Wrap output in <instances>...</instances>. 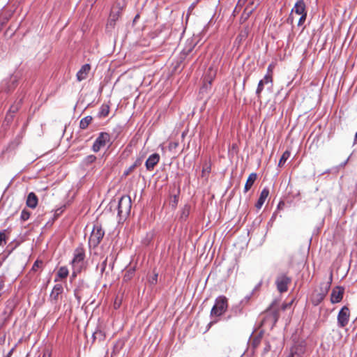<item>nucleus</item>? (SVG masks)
Instances as JSON below:
<instances>
[{
    "instance_id": "f257e3e1",
    "label": "nucleus",
    "mask_w": 357,
    "mask_h": 357,
    "mask_svg": "<svg viewBox=\"0 0 357 357\" xmlns=\"http://www.w3.org/2000/svg\"><path fill=\"white\" fill-rule=\"evenodd\" d=\"M305 3L304 0H298L291 10L287 22H293L297 20L298 22H304L306 20Z\"/></svg>"
},
{
    "instance_id": "f03ea898",
    "label": "nucleus",
    "mask_w": 357,
    "mask_h": 357,
    "mask_svg": "<svg viewBox=\"0 0 357 357\" xmlns=\"http://www.w3.org/2000/svg\"><path fill=\"white\" fill-rule=\"evenodd\" d=\"M275 304L276 301H273L268 308L262 314L261 325H268L271 327L275 325L280 317L278 309L275 308Z\"/></svg>"
},
{
    "instance_id": "7ed1b4c3",
    "label": "nucleus",
    "mask_w": 357,
    "mask_h": 357,
    "mask_svg": "<svg viewBox=\"0 0 357 357\" xmlns=\"http://www.w3.org/2000/svg\"><path fill=\"white\" fill-rule=\"evenodd\" d=\"M332 280V274L331 275L330 281L325 283H321L319 287V290L314 291L310 298L311 302L313 305L317 306L319 305L325 298L331 288Z\"/></svg>"
},
{
    "instance_id": "20e7f679",
    "label": "nucleus",
    "mask_w": 357,
    "mask_h": 357,
    "mask_svg": "<svg viewBox=\"0 0 357 357\" xmlns=\"http://www.w3.org/2000/svg\"><path fill=\"white\" fill-rule=\"evenodd\" d=\"M228 308V299L225 296H219L216 298L215 303L211 310L210 315L218 317L225 314Z\"/></svg>"
},
{
    "instance_id": "39448f33",
    "label": "nucleus",
    "mask_w": 357,
    "mask_h": 357,
    "mask_svg": "<svg viewBox=\"0 0 357 357\" xmlns=\"http://www.w3.org/2000/svg\"><path fill=\"white\" fill-rule=\"evenodd\" d=\"M127 0H116L111 8L109 16L111 22H116L121 20V15L127 6Z\"/></svg>"
},
{
    "instance_id": "423d86ee",
    "label": "nucleus",
    "mask_w": 357,
    "mask_h": 357,
    "mask_svg": "<svg viewBox=\"0 0 357 357\" xmlns=\"http://www.w3.org/2000/svg\"><path fill=\"white\" fill-rule=\"evenodd\" d=\"M85 258V250L83 245L80 244L74 251V257L72 260V266L74 269V273L75 272H80L83 265L84 260Z\"/></svg>"
},
{
    "instance_id": "0eeeda50",
    "label": "nucleus",
    "mask_w": 357,
    "mask_h": 357,
    "mask_svg": "<svg viewBox=\"0 0 357 357\" xmlns=\"http://www.w3.org/2000/svg\"><path fill=\"white\" fill-rule=\"evenodd\" d=\"M132 201L129 195L122 196L118 203V215L121 218H126L131 211Z\"/></svg>"
},
{
    "instance_id": "6e6552de",
    "label": "nucleus",
    "mask_w": 357,
    "mask_h": 357,
    "mask_svg": "<svg viewBox=\"0 0 357 357\" xmlns=\"http://www.w3.org/2000/svg\"><path fill=\"white\" fill-rule=\"evenodd\" d=\"M105 235V231L101 225L96 224L93 226L89 239V245L90 248H96L101 242Z\"/></svg>"
},
{
    "instance_id": "1a4fd4ad",
    "label": "nucleus",
    "mask_w": 357,
    "mask_h": 357,
    "mask_svg": "<svg viewBox=\"0 0 357 357\" xmlns=\"http://www.w3.org/2000/svg\"><path fill=\"white\" fill-rule=\"evenodd\" d=\"M110 135L106 132H101L98 137L96 139L93 146L92 150L94 152H98L101 148L105 147L107 144L111 143Z\"/></svg>"
},
{
    "instance_id": "9d476101",
    "label": "nucleus",
    "mask_w": 357,
    "mask_h": 357,
    "mask_svg": "<svg viewBox=\"0 0 357 357\" xmlns=\"http://www.w3.org/2000/svg\"><path fill=\"white\" fill-rule=\"evenodd\" d=\"M291 282V278L286 273L278 275L275 279V285L280 293H284L288 291V287Z\"/></svg>"
},
{
    "instance_id": "9b49d317",
    "label": "nucleus",
    "mask_w": 357,
    "mask_h": 357,
    "mask_svg": "<svg viewBox=\"0 0 357 357\" xmlns=\"http://www.w3.org/2000/svg\"><path fill=\"white\" fill-rule=\"evenodd\" d=\"M350 310L347 305L343 306L337 314V325L340 328H344L349 321Z\"/></svg>"
},
{
    "instance_id": "f8f14e48",
    "label": "nucleus",
    "mask_w": 357,
    "mask_h": 357,
    "mask_svg": "<svg viewBox=\"0 0 357 357\" xmlns=\"http://www.w3.org/2000/svg\"><path fill=\"white\" fill-rule=\"evenodd\" d=\"M63 292V287L61 284H56L54 286L50 295V301L52 305H57L61 298Z\"/></svg>"
},
{
    "instance_id": "ddd939ff",
    "label": "nucleus",
    "mask_w": 357,
    "mask_h": 357,
    "mask_svg": "<svg viewBox=\"0 0 357 357\" xmlns=\"http://www.w3.org/2000/svg\"><path fill=\"white\" fill-rule=\"evenodd\" d=\"M344 293V287L340 286H336L334 287L331 294V302L333 304L340 303L343 298Z\"/></svg>"
},
{
    "instance_id": "4468645a",
    "label": "nucleus",
    "mask_w": 357,
    "mask_h": 357,
    "mask_svg": "<svg viewBox=\"0 0 357 357\" xmlns=\"http://www.w3.org/2000/svg\"><path fill=\"white\" fill-rule=\"evenodd\" d=\"M160 155L158 153L151 154L145 162L146 168L148 171L153 169L154 167L159 162Z\"/></svg>"
},
{
    "instance_id": "2eb2a0df",
    "label": "nucleus",
    "mask_w": 357,
    "mask_h": 357,
    "mask_svg": "<svg viewBox=\"0 0 357 357\" xmlns=\"http://www.w3.org/2000/svg\"><path fill=\"white\" fill-rule=\"evenodd\" d=\"M91 70V66L88 63L83 65L77 73L76 77L79 82L85 79Z\"/></svg>"
},
{
    "instance_id": "dca6fc26",
    "label": "nucleus",
    "mask_w": 357,
    "mask_h": 357,
    "mask_svg": "<svg viewBox=\"0 0 357 357\" xmlns=\"http://www.w3.org/2000/svg\"><path fill=\"white\" fill-rule=\"evenodd\" d=\"M269 195V190L268 188H264L261 193H260V195H259V197L257 202V203L255 204V207L257 208V209H260L263 204H264L266 198L268 197Z\"/></svg>"
},
{
    "instance_id": "f3484780",
    "label": "nucleus",
    "mask_w": 357,
    "mask_h": 357,
    "mask_svg": "<svg viewBox=\"0 0 357 357\" xmlns=\"http://www.w3.org/2000/svg\"><path fill=\"white\" fill-rule=\"evenodd\" d=\"M305 352V347L303 345H296L291 349V353L288 357H302Z\"/></svg>"
},
{
    "instance_id": "a211bd4d",
    "label": "nucleus",
    "mask_w": 357,
    "mask_h": 357,
    "mask_svg": "<svg viewBox=\"0 0 357 357\" xmlns=\"http://www.w3.org/2000/svg\"><path fill=\"white\" fill-rule=\"evenodd\" d=\"M38 197L34 192H31L28 195L26 199V206L28 207L35 208L38 205Z\"/></svg>"
},
{
    "instance_id": "6ab92c4d",
    "label": "nucleus",
    "mask_w": 357,
    "mask_h": 357,
    "mask_svg": "<svg viewBox=\"0 0 357 357\" xmlns=\"http://www.w3.org/2000/svg\"><path fill=\"white\" fill-rule=\"evenodd\" d=\"M257 178V175L256 173H251L249 175L244 187L245 192H247L252 188Z\"/></svg>"
},
{
    "instance_id": "aec40b11",
    "label": "nucleus",
    "mask_w": 357,
    "mask_h": 357,
    "mask_svg": "<svg viewBox=\"0 0 357 357\" xmlns=\"http://www.w3.org/2000/svg\"><path fill=\"white\" fill-rule=\"evenodd\" d=\"M106 335L104 331L100 329H97L92 335L93 342L98 340L102 342L105 340Z\"/></svg>"
},
{
    "instance_id": "412c9836",
    "label": "nucleus",
    "mask_w": 357,
    "mask_h": 357,
    "mask_svg": "<svg viewBox=\"0 0 357 357\" xmlns=\"http://www.w3.org/2000/svg\"><path fill=\"white\" fill-rule=\"evenodd\" d=\"M142 163V158H137L135 162L130 165L124 172L123 176H128L132 172L134 171V169L140 166Z\"/></svg>"
},
{
    "instance_id": "4be33fe9",
    "label": "nucleus",
    "mask_w": 357,
    "mask_h": 357,
    "mask_svg": "<svg viewBox=\"0 0 357 357\" xmlns=\"http://www.w3.org/2000/svg\"><path fill=\"white\" fill-rule=\"evenodd\" d=\"M243 312V309L240 305L233 306L230 310V314H229L225 319L229 320L232 316H238Z\"/></svg>"
},
{
    "instance_id": "5701e85b",
    "label": "nucleus",
    "mask_w": 357,
    "mask_h": 357,
    "mask_svg": "<svg viewBox=\"0 0 357 357\" xmlns=\"http://www.w3.org/2000/svg\"><path fill=\"white\" fill-rule=\"evenodd\" d=\"M92 120H93V118L91 116H85L84 118L82 119L79 122V128L82 130H85L86 128H87V127L89 126V124L91 123Z\"/></svg>"
},
{
    "instance_id": "b1692460",
    "label": "nucleus",
    "mask_w": 357,
    "mask_h": 357,
    "mask_svg": "<svg viewBox=\"0 0 357 357\" xmlns=\"http://www.w3.org/2000/svg\"><path fill=\"white\" fill-rule=\"evenodd\" d=\"M190 213V206L185 204L181 209L180 219L181 220H186Z\"/></svg>"
},
{
    "instance_id": "393cba45",
    "label": "nucleus",
    "mask_w": 357,
    "mask_h": 357,
    "mask_svg": "<svg viewBox=\"0 0 357 357\" xmlns=\"http://www.w3.org/2000/svg\"><path fill=\"white\" fill-rule=\"evenodd\" d=\"M211 162H205L203 166V169L202 171V176L206 177L207 179L208 175L211 172Z\"/></svg>"
},
{
    "instance_id": "a878e982",
    "label": "nucleus",
    "mask_w": 357,
    "mask_h": 357,
    "mask_svg": "<svg viewBox=\"0 0 357 357\" xmlns=\"http://www.w3.org/2000/svg\"><path fill=\"white\" fill-rule=\"evenodd\" d=\"M135 272V268H130L128 270L126 271V273L124 274L123 280L124 282H128L129 280H130L134 276Z\"/></svg>"
},
{
    "instance_id": "bb28decb",
    "label": "nucleus",
    "mask_w": 357,
    "mask_h": 357,
    "mask_svg": "<svg viewBox=\"0 0 357 357\" xmlns=\"http://www.w3.org/2000/svg\"><path fill=\"white\" fill-rule=\"evenodd\" d=\"M56 275L60 279L66 278L68 275V270L66 266H61L59 268Z\"/></svg>"
},
{
    "instance_id": "cd10ccee",
    "label": "nucleus",
    "mask_w": 357,
    "mask_h": 357,
    "mask_svg": "<svg viewBox=\"0 0 357 357\" xmlns=\"http://www.w3.org/2000/svg\"><path fill=\"white\" fill-rule=\"evenodd\" d=\"M109 113V106L107 105H102L99 111L98 115L100 117H106Z\"/></svg>"
},
{
    "instance_id": "c85d7f7f",
    "label": "nucleus",
    "mask_w": 357,
    "mask_h": 357,
    "mask_svg": "<svg viewBox=\"0 0 357 357\" xmlns=\"http://www.w3.org/2000/svg\"><path fill=\"white\" fill-rule=\"evenodd\" d=\"M289 156H290V152L289 151H285L283 153V154L282 155V156L279 160L278 166H280V167L282 166L286 162V161L289 158Z\"/></svg>"
},
{
    "instance_id": "c756f323",
    "label": "nucleus",
    "mask_w": 357,
    "mask_h": 357,
    "mask_svg": "<svg viewBox=\"0 0 357 357\" xmlns=\"http://www.w3.org/2000/svg\"><path fill=\"white\" fill-rule=\"evenodd\" d=\"M180 190H178V193L173 196L172 199L170 201V205L172 208H175L178 203V196H179Z\"/></svg>"
},
{
    "instance_id": "7c9ffc66",
    "label": "nucleus",
    "mask_w": 357,
    "mask_h": 357,
    "mask_svg": "<svg viewBox=\"0 0 357 357\" xmlns=\"http://www.w3.org/2000/svg\"><path fill=\"white\" fill-rule=\"evenodd\" d=\"M264 84H267L268 83H273V75L270 73H266L264 77V79H261Z\"/></svg>"
},
{
    "instance_id": "2f4dec72",
    "label": "nucleus",
    "mask_w": 357,
    "mask_h": 357,
    "mask_svg": "<svg viewBox=\"0 0 357 357\" xmlns=\"http://www.w3.org/2000/svg\"><path fill=\"white\" fill-rule=\"evenodd\" d=\"M264 84L262 82V81H259L258 83V86L256 90V95L257 96L258 98H261V93L264 89Z\"/></svg>"
},
{
    "instance_id": "473e14b6",
    "label": "nucleus",
    "mask_w": 357,
    "mask_h": 357,
    "mask_svg": "<svg viewBox=\"0 0 357 357\" xmlns=\"http://www.w3.org/2000/svg\"><path fill=\"white\" fill-rule=\"evenodd\" d=\"M96 160V157L94 155H89L85 158L84 162L86 165H90L94 162Z\"/></svg>"
},
{
    "instance_id": "72a5a7b5",
    "label": "nucleus",
    "mask_w": 357,
    "mask_h": 357,
    "mask_svg": "<svg viewBox=\"0 0 357 357\" xmlns=\"http://www.w3.org/2000/svg\"><path fill=\"white\" fill-rule=\"evenodd\" d=\"M30 217V212L26 209L22 210L20 215V218L23 221L27 220Z\"/></svg>"
},
{
    "instance_id": "f704fd0d",
    "label": "nucleus",
    "mask_w": 357,
    "mask_h": 357,
    "mask_svg": "<svg viewBox=\"0 0 357 357\" xmlns=\"http://www.w3.org/2000/svg\"><path fill=\"white\" fill-rule=\"evenodd\" d=\"M249 30H250V28H249V26L248 25L245 27L244 31H241V33L238 35V37L241 38V40L244 39L248 36Z\"/></svg>"
},
{
    "instance_id": "c9c22d12",
    "label": "nucleus",
    "mask_w": 357,
    "mask_h": 357,
    "mask_svg": "<svg viewBox=\"0 0 357 357\" xmlns=\"http://www.w3.org/2000/svg\"><path fill=\"white\" fill-rule=\"evenodd\" d=\"M6 244V230L0 231V246Z\"/></svg>"
},
{
    "instance_id": "e433bc0d",
    "label": "nucleus",
    "mask_w": 357,
    "mask_h": 357,
    "mask_svg": "<svg viewBox=\"0 0 357 357\" xmlns=\"http://www.w3.org/2000/svg\"><path fill=\"white\" fill-rule=\"evenodd\" d=\"M20 102H18L17 105H11L8 112L13 114L17 112L20 107Z\"/></svg>"
},
{
    "instance_id": "4c0bfd02",
    "label": "nucleus",
    "mask_w": 357,
    "mask_h": 357,
    "mask_svg": "<svg viewBox=\"0 0 357 357\" xmlns=\"http://www.w3.org/2000/svg\"><path fill=\"white\" fill-rule=\"evenodd\" d=\"M42 265H43V261L38 259L34 262L31 269L33 271H36L37 270V268L40 267Z\"/></svg>"
},
{
    "instance_id": "58836bf2",
    "label": "nucleus",
    "mask_w": 357,
    "mask_h": 357,
    "mask_svg": "<svg viewBox=\"0 0 357 357\" xmlns=\"http://www.w3.org/2000/svg\"><path fill=\"white\" fill-rule=\"evenodd\" d=\"M74 294H75V296L76 297V298H77V299L78 300V301L79 302V301H80V300H81V298H82V296L81 289H76L75 290Z\"/></svg>"
},
{
    "instance_id": "ea45409f",
    "label": "nucleus",
    "mask_w": 357,
    "mask_h": 357,
    "mask_svg": "<svg viewBox=\"0 0 357 357\" xmlns=\"http://www.w3.org/2000/svg\"><path fill=\"white\" fill-rule=\"evenodd\" d=\"M107 257L105 258V259L102 261V263L100 265V273L102 274L106 269L107 266Z\"/></svg>"
},
{
    "instance_id": "a19ab883",
    "label": "nucleus",
    "mask_w": 357,
    "mask_h": 357,
    "mask_svg": "<svg viewBox=\"0 0 357 357\" xmlns=\"http://www.w3.org/2000/svg\"><path fill=\"white\" fill-rule=\"evenodd\" d=\"M51 356H52L51 350L48 348H45L43 350V354L42 357H51Z\"/></svg>"
},
{
    "instance_id": "79ce46f5",
    "label": "nucleus",
    "mask_w": 357,
    "mask_h": 357,
    "mask_svg": "<svg viewBox=\"0 0 357 357\" xmlns=\"http://www.w3.org/2000/svg\"><path fill=\"white\" fill-rule=\"evenodd\" d=\"M284 206H285V202L284 201H280L278 204L277 211L284 209Z\"/></svg>"
},
{
    "instance_id": "37998d69",
    "label": "nucleus",
    "mask_w": 357,
    "mask_h": 357,
    "mask_svg": "<svg viewBox=\"0 0 357 357\" xmlns=\"http://www.w3.org/2000/svg\"><path fill=\"white\" fill-rule=\"evenodd\" d=\"M13 114H10V113L8 112L6 114V118H5V121H6L8 123L10 122L13 120Z\"/></svg>"
},
{
    "instance_id": "c03bdc74",
    "label": "nucleus",
    "mask_w": 357,
    "mask_h": 357,
    "mask_svg": "<svg viewBox=\"0 0 357 357\" xmlns=\"http://www.w3.org/2000/svg\"><path fill=\"white\" fill-rule=\"evenodd\" d=\"M158 281V274H154V275L152 277V278L150 280V282L152 284H155L157 283Z\"/></svg>"
},
{
    "instance_id": "a18cd8bd",
    "label": "nucleus",
    "mask_w": 357,
    "mask_h": 357,
    "mask_svg": "<svg viewBox=\"0 0 357 357\" xmlns=\"http://www.w3.org/2000/svg\"><path fill=\"white\" fill-rule=\"evenodd\" d=\"M274 67L275 66L273 63L269 64L267 68V73H270L272 75Z\"/></svg>"
},
{
    "instance_id": "49530a36",
    "label": "nucleus",
    "mask_w": 357,
    "mask_h": 357,
    "mask_svg": "<svg viewBox=\"0 0 357 357\" xmlns=\"http://www.w3.org/2000/svg\"><path fill=\"white\" fill-rule=\"evenodd\" d=\"M291 303H292V302H290V303H283V304L282 305V307H282V310H285L287 307H290V306H291Z\"/></svg>"
},
{
    "instance_id": "de8ad7c7",
    "label": "nucleus",
    "mask_w": 357,
    "mask_h": 357,
    "mask_svg": "<svg viewBox=\"0 0 357 357\" xmlns=\"http://www.w3.org/2000/svg\"><path fill=\"white\" fill-rule=\"evenodd\" d=\"M4 280L3 278H0V291L4 287ZM1 296V293L0 292V297Z\"/></svg>"
},
{
    "instance_id": "09e8293b",
    "label": "nucleus",
    "mask_w": 357,
    "mask_h": 357,
    "mask_svg": "<svg viewBox=\"0 0 357 357\" xmlns=\"http://www.w3.org/2000/svg\"><path fill=\"white\" fill-rule=\"evenodd\" d=\"M262 284V281H260L258 284L255 287V289L254 290H257L260 288V287L261 286Z\"/></svg>"
},
{
    "instance_id": "8fccbe9b",
    "label": "nucleus",
    "mask_w": 357,
    "mask_h": 357,
    "mask_svg": "<svg viewBox=\"0 0 357 357\" xmlns=\"http://www.w3.org/2000/svg\"><path fill=\"white\" fill-rule=\"evenodd\" d=\"M119 306H120V302L117 303V301H116L114 302V307L118 308V307H119Z\"/></svg>"
},
{
    "instance_id": "3c124183",
    "label": "nucleus",
    "mask_w": 357,
    "mask_h": 357,
    "mask_svg": "<svg viewBox=\"0 0 357 357\" xmlns=\"http://www.w3.org/2000/svg\"><path fill=\"white\" fill-rule=\"evenodd\" d=\"M96 1L97 0H88V2L91 3V6H93Z\"/></svg>"
},
{
    "instance_id": "603ef678",
    "label": "nucleus",
    "mask_w": 357,
    "mask_h": 357,
    "mask_svg": "<svg viewBox=\"0 0 357 357\" xmlns=\"http://www.w3.org/2000/svg\"><path fill=\"white\" fill-rule=\"evenodd\" d=\"M13 349H11V350L8 352V354H7V356H6V357H10V356H11V354H12V353H13Z\"/></svg>"
},
{
    "instance_id": "864d4df0",
    "label": "nucleus",
    "mask_w": 357,
    "mask_h": 357,
    "mask_svg": "<svg viewBox=\"0 0 357 357\" xmlns=\"http://www.w3.org/2000/svg\"><path fill=\"white\" fill-rule=\"evenodd\" d=\"M139 17V15H137L135 18L133 19V22H135V21L137 20V18Z\"/></svg>"
},
{
    "instance_id": "5fc2aeb1",
    "label": "nucleus",
    "mask_w": 357,
    "mask_h": 357,
    "mask_svg": "<svg viewBox=\"0 0 357 357\" xmlns=\"http://www.w3.org/2000/svg\"><path fill=\"white\" fill-rule=\"evenodd\" d=\"M348 160H349V159H347L346 161H344V162L341 165V166H342V167H343V166H344V165L347 164V162Z\"/></svg>"
},
{
    "instance_id": "6e6d98bb",
    "label": "nucleus",
    "mask_w": 357,
    "mask_h": 357,
    "mask_svg": "<svg viewBox=\"0 0 357 357\" xmlns=\"http://www.w3.org/2000/svg\"><path fill=\"white\" fill-rule=\"evenodd\" d=\"M276 213L277 211H275L273 214V216H272V219L275 218V216H276Z\"/></svg>"
},
{
    "instance_id": "4d7b16f0",
    "label": "nucleus",
    "mask_w": 357,
    "mask_h": 357,
    "mask_svg": "<svg viewBox=\"0 0 357 357\" xmlns=\"http://www.w3.org/2000/svg\"><path fill=\"white\" fill-rule=\"evenodd\" d=\"M5 19H6L7 21H8V20H10V18L7 17H5Z\"/></svg>"
},
{
    "instance_id": "13d9d810",
    "label": "nucleus",
    "mask_w": 357,
    "mask_h": 357,
    "mask_svg": "<svg viewBox=\"0 0 357 357\" xmlns=\"http://www.w3.org/2000/svg\"><path fill=\"white\" fill-rule=\"evenodd\" d=\"M355 139H356V140H357V131H356V135H355Z\"/></svg>"
}]
</instances>
